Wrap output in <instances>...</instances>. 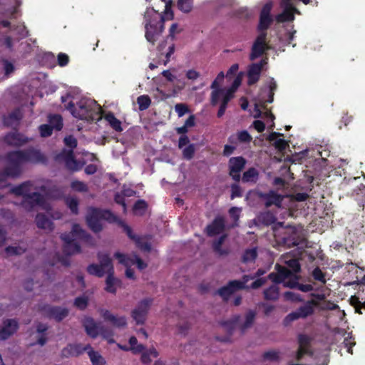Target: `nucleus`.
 Returning <instances> with one entry per match:
<instances>
[{"label": "nucleus", "mask_w": 365, "mask_h": 365, "mask_svg": "<svg viewBox=\"0 0 365 365\" xmlns=\"http://www.w3.org/2000/svg\"><path fill=\"white\" fill-rule=\"evenodd\" d=\"M97 258L99 264L92 263L89 264L87 268V272L93 276L98 277H103L105 274H107L106 279L105 290L111 294H115L117 292V287H120L121 281L114 277V267L109 254L103 253L101 252H98Z\"/></svg>", "instance_id": "nucleus-1"}, {"label": "nucleus", "mask_w": 365, "mask_h": 365, "mask_svg": "<svg viewBox=\"0 0 365 365\" xmlns=\"http://www.w3.org/2000/svg\"><path fill=\"white\" fill-rule=\"evenodd\" d=\"M66 108L73 117L81 120L93 122L102 119L103 110L94 100L82 99L76 106L71 101L66 106Z\"/></svg>", "instance_id": "nucleus-2"}, {"label": "nucleus", "mask_w": 365, "mask_h": 365, "mask_svg": "<svg viewBox=\"0 0 365 365\" xmlns=\"http://www.w3.org/2000/svg\"><path fill=\"white\" fill-rule=\"evenodd\" d=\"M63 142L70 149H62L58 153L55 155L54 160L59 164L63 163L65 168L71 172L81 170L84 165V162L78 160L73 153V149L78 145L76 138L71 135L65 137Z\"/></svg>", "instance_id": "nucleus-3"}, {"label": "nucleus", "mask_w": 365, "mask_h": 365, "mask_svg": "<svg viewBox=\"0 0 365 365\" xmlns=\"http://www.w3.org/2000/svg\"><path fill=\"white\" fill-rule=\"evenodd\" d=\"M61 239L63 241V252L65 255L71 256L80 253L81 248L76 241V239L88 242L92 239L90 234L82 229L79 224H73L70 232L61 234Z\"/></svg>", "instance_id": "nucleus-4"}, {"label": "nucleus", "mask_w": 365, "mask_h": 365, "mask_svg": "<svg viewBox=\"0 0 365 365\" xmlns=\"http://www.w3.org/2000/svg\"><path fill=\"white\" fill-rule=\"evenodd\" d=\"M145 37L153 46L164 30V17L153 8H147L144 14Z\"/></svg>", "instance_id": "nucleus-5"}, {"label": "nucleus", "mask_w": 365, "mask_h": 365, "mask_svg": "<svg viewBox=\"0 0 365 365\" xmlns=\"http://www.w3.org/2000/svg\"><path fill=\"white\" fill-rule=\"evenodd\" d=\"M5 158L9 163L15 164L20 168L23 163H44L46 161L45 155L40 150L33 148L24 150L10 151L6 153Z\"/></svg>", "instance_id": "nucleus-6"}, {"label": "nucleus", "mask_w": 365, "mask_h": 365, "mask_svg": "<svg viewBox=\"0 0 365 365\" xmlns=\"http://www.w3.org/2000/svg\"><path fill=\"white\" fill-rule=\"evenodd\" d=\"M319 303L314 299H309L303 302L294 311L288 314L283 319V324L285 327L289 326L293 322L299 319H305L312 317L315 313V309L319 307Z\"/></svg>", "instance_id": "nucleus-7"}, {"label": "nucleus", "mask_w": 365, "mask_h": 365, "mask_svg": "<svg viewBox=\"0 0 365 365\" xmlns=\"http://www.w3.org/2000/svg\"><path fill=\"white\" fill-rule=\"evenodd\" d=\"M38 311L45 317L61 322L68 316L69 310L66 307L52 306L48 304H39Z\"/></svg>", "instance_id": "nucleus-8"}, {"label": "nucleus", "mask_w": 365, "mask_h": 365, "mask_svg": "<svg viewBox=\"0 0 365 365\" xmlns=\"http://www.w3.org/2000/svg\"><path fill=\"white\" fill-rule=\"evenodd\" d=\"M153 302V298H145L140 300L135 308L131 312V317L136 324L142 325L145 324Z\"/></svg>", "instance_id": "nucleus-9"}, {"label": "nucleus", "mask_w": 365, "mask_h": 365, "mask_svg": "<svg viewBox=\"0 0 365 365\" xmlns=\"http://www.w3.org/2000/svg\"><path fill=\"white\" fill-rule=\"evenodd\" d=\"M249 276L245 275L243 277V282L240 280L230 281L227 285L220 287L217 290V294L222 298L225 302H227L230 297L235 292L246 288L245 283L247 282Z\"/></svg>", "instance_id": "nucleus-10"}, {"label": "nucleus", "mask_w": 365, "mask_h": 365, "mask_svg": "<svg viewBox=\"0 0 365 365\" xmlns=\"http://www.w3.org/2000/svg\"><path fill=\"white\" fill-rule=\"evenodd\" d=\"M246 163L247 160L242 156L232 157L229 159V175L235 182L240 180V173L245 168Z\"/></svg>", "instance_id": "nucleus-11"}, {"label": "nucleus", "mask_w": 365, "mask_h": 365, "mask_svg": "<svg viewBox=\"0 0 365 365\" xmlns=\"http://www.w3.org/2000/svg\"><path fill=\"white\" fill-rule=\"evenodd\" d=\"M267 34H259L255 40L252 46L251 53L250 54V61H254L256 58L262 56L264 52L268 50L269 46L267 43Z\"/></svg>", "instance_id": "nucleus-12"}, {"label": "nucleus", "mask_w": 365, "mask_h": 365, "mask_svg": "<svg viewBox=\"0 0 365 365\" xmlns=\"http://www.w3.org/2000/svg\"><path fill=\"white\" fill-rule=\"evenodd\" d=\"M281 6L283 11L276 16L278 23L292 21L294 20V14H299L298 9L292 4V0H282Z\"/></svg>", "instance_id": "nucleus-13"}, {"label": "nucleus", "mask_w": 365, "mask_h": 365, "mask_svg": "<svg viewBox=\"0 0 365 365\" xmlns=\"http://www.w3.org/2000/svg\"><path fill=\"white\" fill-rule=\"evenodd\" d=\"M271 9L272 4L267 3L265 5H264L260 11L259 21L257 26V31L259 34H267V30L269 28L273 22L272 17L270 15Z\"/></svg>", "instance_id": "nucleus-14"}, {"label": "nucleus", "mask_w": 365, "mask_h": 365, "mask_svg": "<svg viewBox=\"0 0 365 365\" xmlns=\"http://www.w3.org/2000/svg\"><path fill=\"white\" fill-rule=\"evenodd\" d=\"M46 204V199L39 192H34L24 197L21 201V205L26 210L31 211L35 207H43Z\"/></svg>", "instance_id": "nucleus-15"}, {"label": "nucleus", "mask_w": 365, "mask_h": 365, "mask_svg": "<svg viewBox=\"0 0 365 365\" xmlns=\"http://www.w3.org/2000/svg\"><path fill=\"white\" fill-rule=\"evenodd\" d=\"M267 63V59L264 58L258 63H254L249 66L247 74V84L249 86H252L259 81L263 67Z\"/></svg>", "instance_id": "nucleus-16"}, {"label": "nucleus", "mask_w": 365, "mask_h": 365, "mask_svg": "<svg viewBox=\"0 0 365 365\" xmlns=\"http://www.w3.org/2000/svg\"><path fill=\"white\" fill-rule=\"evenodd\" d=\"M258 197L264 202L266 207H270L272 205L280 207L284 199L282 195L272 190L267 192H260L258 193Z\"/></svg>", "instance_id": "nucleus-17"}, {"label": "nucleus", "mask_w": 365, "mask_h": 365, "mask_svg": "<svg viewBox=\"0 0 365 365\" xmlns=\"http://www.w3.org/2000/svg\"><path fill=\"white\" fill-rule=\"evenodd\" d=\"M19 329V323L16 319H7L2 322L0 327V340L4 341L14 335Z\"/></svg>", "instance_id": "nucleus-18"}, {"label": "nucleus", "mask_w": 365, "mask_h": 365, "mask_svg": "<svg viewBox=\"0 0 365 365\" xmlns=\"http://www.w3.org/2000/svg\"><path fill=\"white\" fill-rule=\"evenodd\" d=\"M275 269L276 272H271L267 276V278L274 284L282 283L286 279L293 275L292 272L289 269L279 264L275 265Z\"/></svg>", "instance_id": "nucleus-19"}, {"label": "nucleus", "mask_w": 365, "mask_h": 365, "mask_svg": "<svg viewBox=\"0 0 365 365\" xmlns=\"http://www.w3.org/2000/svg\"><path fill=\"white\" fill-rule=\"evenodd\" d=\"M91 349L90 344L83 346L81 344H68L61 351V356L63 358H69L71 356H78L83 352H88Z\"/></svg>", "instance_id": "nucleus-20"}, {"label": "nucleus", "mask_w": 365, "mask_h": 365, "mask_svg": "<svg viewBox=\"0 0 365 365\" xmlns=\"http://www.w3.org/2000/svg\"><path fill=\"white\" fill-rule=\"evenodd\" d=\"M4 142L10 146L19 148L30 141V139L17 130L7 133L4 138Z\"/></svg>", "instance_id": "nucleus-21"}, {"label": "nucleus", "mask_w": 365, "mask_h": 365, "mask_svg": "<svg viewBox=\"0 0 365 365\" xmlns=\"http://www.w3.org/2000/svg\"><path fill=\"white\" fill-rule=\"evenodd\" d=\"M98 212L96 207H91L86 218L88 227L95 233L103 230L101 219Z\"/></svg>", "instance_id": "nucleus-22"}, {"label": "nucleus", "mask_w": 365, "mask_h": 365, "mask_svg": "<svg viewBox=\"0 0 365 365\" xmlns=\"http://www.w3.org/2000/svg\"><path fill=\"white\" fill-rule=\"evenodd\" d=\"M225 230V218L222 216H217L206 227V233L209 237H214L223 232Z\"/></svg>", "instance_id": "nucleus-23"}, {"label": "nucleus", "mask_w": 365, "mask_h": 365, "mask_svg": "<svg viewBox=\"0 0 365 365\" xmlns=\"http://www.w3.org/2000/svg\"><path fill=\"white\" fill-rule=\"evenodd\" d=\"M114 257L118 260L120 264L125 267L136 264L138 268L140 270L147 267V264L145 263L143 260L138 257H136L135 259H132L125 254L118 252L114 254Z\"/></svg>", "instance_id": "nucleus-24"}, {"label": "nucleus", "mask_w": 365, "mask_h": 365, "mask_svg": "<svg viewBox=\"0 0 365 365\" xmlns=\"http://www.w3.org/2000/svg\"><path fill=\"white\" fill-rule=\"evenodd\" d=\"M101 316L105 321L110 322L113 326L116 327L120 328L127 325V322L125 317H115L108 310L102 309Z\"/></svg>", "instance_id": "nucleus-25"}, {"label": "nucleus", "mask_w": 365, "mask_h": 365, "mask_svg": "<svg viewBox=\"0 0 365 365\" xmlns=\"http://www.w3.org/2000/svg\"><path fill=\"white\" fill-rule=\"evenodd\" d=\"M3 170H0V182H5L8 178H17L21 173V169L15 164H10Z\"/></svg>", "instance_id": "nucleus-26"}, {"label": "nucleus", "mask_w": 365, "mask_h": 365, "mask_svg": "<svg viewBox=\"0 0 365 365\" xmlns=\"http://www.w3.org/2000/svg\"><path fill=\"white\" fill-rule=\"evenodd\" d=\"M83 327L86 334L93 339L99 335L100 327L91 317H87L83 321Z\"/></svg>", "instance_id": "nucleus-27"}, {"label": "nucleus", "mask_w": 365, "mask_h": 365, "mask_svg": "<svg viewBox=\"0 0 365 365\" xmlns=\"http://www.w3.org/2000/svg\"><path fill=\"white\" fill-rule=\"evenodd\" d=\"M277 88V85L276 81L273 78H271L269 82V93L267 99L262 98L260 99L258 104L255 105V108H257L258 106H260L262 109H266L267 103H272L274 101V91Z\"/></svg>", "instance_id": "nucleus-28"}, {"label": "nucleus", "mask_w": 365, "mask_h": 365, "mask_svg": "<svg viewBox=\"0 0 365 365\" xmlns=\"http://www.w3.org/2000/svg\"><path fill=\"white\" fill-rule=\"evenodd\" d=\"M23 114L20 108H16L8 115H4L3 118L4 125L10 127L14 124L19 123L22 119Z\"/></svg>", "instance_id": "nucleus-29"}, {"label": "nucleus", "mask_w": 365, "mask_h": 365, "mask_svg": "<svg viewBox=\"0 0 365 365\" xmlns=\"http://www.w3.org/2000/svg\"><path fill=\"white\" fill-rule=\"evenodd\" d=\"M36 226L43 230L52 231L54 228L53 222L43 213H38L35 218Z\"/></svg>", "instance_id": "nucleus-30"}, {"label": "nucleus", "mask_w": 365, "mask_h": 365, "mask_svg": "<svg viewBox=\"0 0 365 365\" xmlns=\"http://www.w3.org/2000/svg\"><path fill=\"white\" fill-rule=\"evenodd\" d=\"M104 118L109 124V125L116 132H122V123L120 120H118L113 113L109 111L104 115L102 113V118Z\"/></svg>", "instance_id": "nucleus-31"}, {"label": "nucleus", "mask_w": 365, "mask_h": 365, "mask_svg": "<svg viewBox=\"0 0 365 365\" xmlns=\"http://www.w3.org/2000/svg\"><path fill=\"white\" fill-rule=\"evenodd\" d=\"M32 183L30 181H26L21 184L16 185L11 189V193L16 196H22L24 198L25 196L29 195L31 192V187Z\"/></svg>", "instance_id": "nucleus-32"}, {"label": "nucleus", "mask_w": 365, "mask_h": 365, "mask_svg": "<svg viewBox=\"0 0 365 365\" xmlns=\"http://www.w3.org/2000/svg\"><path fill=\"white\" fill-rule=\"evenodd\" d=\"M227 235V234H223L221 235L217 240H215L212 242V249L213 251L217 254L219 256H226L229 254L230 250L228 249H222V245L225 241Z\"/></svg>", "instance_id": "nucleus-33"}, {"label": "nucleus", "mask_w": 365, "mask_h": 365, "mask_svg": "<svg viewBox=\"0 0 365 365\" xmlns=\"http://www.w3.org/2000/svg\"><path fill=\"white\" fill-rule=\"evenodd\" d=\"M259 173L255 168H250L244 172L242 181L244 183L252 182L256 183L259 179Z\"/></svg>", "instance_id": "nucleus-34"}, {"label": "nucleus", "mask_w": 365, "mask_h": 365, "mask_svg": "<svg viewBox=\"0 0 365 365\" xmlns=\"http://www.w3.org/2000/svg\"><path fill=\"white\" fill-rule=\"evenodd\" d=\"M277 284H272L264 290V298L266 300L276 301L279 299V289Z\"/></svg>", "instance_id": "nucleus-35"}, {"label": "nucleus", "mask_w": 365, "mask_h": 365, "mask_svg": "<svg viewBox=\"0 0 365 365\" xmlns=\"http://www.w3.org/2000/svg\"><path fill=\"white\" fill-rule=\"evenodd\" d=\"M141 353L140 361L143 364L148 365L151 363L152 359L151 356L153 358H157L159 355L158 351L155 348L152 347L149 349H145Z\"/></svg>", "instance_id": "nucleus-36"}, {"label": "nucleus", "mask_w": 365, "mask_h": 365, "mask_svg": "<svg viewBox=\"0 0 365 365\" xmlns=\"http://www.w3.org/2000/svg\"><path fill=\"white\" fill-rule=\"evenodd\" d=\"M364 293L358 290L357 295L351 296L349 301L350 304L354 307L356 313L361 314V301L365 300Z\"/></svg>", "instance_id": "nucleus-37"}, {"label": "nucleus", "mask_w": 365, "mask_h": 365, "mask_svg": "<svg viewBox=\"0 0 365 365\" xmlns=\"http://www.w3.org/2000/svg\"><path fill=\"white\" fill-rule=\"evenodd\" d=\"M256 312L254 310H249L245 314V321L240 326V330L244 333L247 329L250 328L255 319Z\"/></svg>", "instance_id": "nucleus-38"}, {"label": "nucleus", "mask_w": 365, "mask_h": 365, "mask_svg": "<svg viewBox=\"0 0 365 365\" xmlns=\"http://www.w3.org/2000/svg\"><path fill=\"white\" fill-rule=\"evenodd\" d=\"M48 118V124L52 126L53 129L59 131L63 128V118L61 115H49Z\"/></svg>", "instance_id": "nucleus-39"}, {"label": "nucleus", "mask_w": 365, "mask_h": 365, "mask_svg": "<svg viewBox=\"0 0 365 365\" xmlns=\"http://www.w3.org/2000/svg\"><path fill=\"white\" fill-rule=\"evenodd\" d=\"M87 353L89 356L92 365L106 364L105 359L98 351H94L92 348L89 349Z\"/></svg>", "instance_id": "nucleus-40"}, {"label": "nucleus", "mask_w": 365, "mask_h": 365, "mask_svg": "<svg viewBox=\"0 0 365 365\" xmlns=\"http://www.w3.org/2000/svg\"><path fill=\"white\" fill-rule=\"evenodd\" d=\"M258 220L262 224L269 226L274 224L277 218L272 212L267 211L261 213L258 217Z\"/></svg>", "instance_id": "nucleus-41"}, {"label": "nucleus", "mask_w": 365, "mask_h": 365, "mask_svg": "<svg viewBox=\"0 0 365 365\" xmlns=\"http://www.w3.org/2000/svg\"><path fill=\"white\" fill-rule=\"evenodd\" d=\"M98 215L101 220H104L110 223L118 222V218L111 211L108 210H103L97 208Z\"/></svg>", "instance_id": "nucleus-42"}, {"label": "nucleus", "mask_w": 365, "mask_h": 365, "mask_svg": "<svg viewBox=\"0 0 365 365\" xmlns=\"http://www.w3.org/2000/svg\"><path fill=\"white\" fill-rule=\"evenodd\" d=\"M257 257V248L247 249L242 257V261L244 263L254 262Z\"/></svg>", "instance_id": "nucleus-43"}, {"label": "nucleus", "mask_w": 365, "mask_h": 365, "mask_svg": "<svg viewBox=\"0 0 365 365\" xmlns=\"http://www.w3.org/2000/svg\"><path fill=\"white\" fill-rule=\"evenodd\" d=\"M65 202L67 207L70 209L73 215H78L79 212L78 205L79 202L76 197H68L65 199Z\"/></svg>", "instance_id": "nucleus-44"}, {"label": "nucleus", "mask_w": 365, "mask_h": 365, "mask_svg": "<svg viewBox=\"0 0 365 365\" xmlns=\"http://www.w3.org/2000/svg\"><path fill=\"white\" fill-rule=\"evenodd\" d=\"M227 93V90L222 89V88H217L211 93V105L212 106H216L218 103L220 98H223L225 93Z\"/></svg>", "instance_id": "nucleus-45"}, {"label": "nucleus", "mask_w": 365, "mask_h": 365, "mask_svg": "<svg viewBox=\"0 0 365 365\" xmlns=\"http://www.w3.org/2000/svg\"><path fill=\"white\" fill-rule=\"evenodd\" d=\"M129 344L130 345V349L134 354H138L145 349V346L141 344H138L137 338L134 336L129 339Z\"/></svg>", "instance_id": "nucleus-46"}, {"label": "nucleus", "mask_w": 365, "mask_h": 365, "mask_svg": "<svg viewBox=\"0 0 365 365\" xmlns=\"http://www.w3.org/2000/svg\"><path fill=\"white\" fill-rule=\"evenodd\" d=\"M313 279L317 282H319L323 285L327 283L326 273L323 272L319 267H316L311 273Z\"/></svg>", "instance_id": "nucleus-47"}, {"label": "nucleus", "mask_w": 365, "mask_h": 365, "mask_svg": "<svg viewBox=\"0 0 365 365\" xmlns=\"http://www.w3.org/2000/svg\"><path fill=\"white\" fill-rule=\"evenodd\" d=\"M137 103L140 110H145L149 108L151 104L150 98L148 95H142L138 97Z\"/></svg>", "instance_id": "nucleus-48"}, {"label": "nucleus", "mask_w": 365, "mask_h": 365, "mask_svg": "<svg viewBox=\"0 0 365 365\" xmlns=\"http://www.w3.org/2000/svg\"><path fill=\"white\" fill-rule=\"evenodd\" d=\"M240 315H235L232 319L222 322L220 324L222 327H225L227 329L229 334H231L235 328L236 324L240 321Z\"/></svg>", "instance_id": "nucleus-49"}, {"label": "nucleus", "mask_w": 365, "mask_h": 365, "mask_svg": "<svg viewBox=\"0 0 365 365\" xmlns=\"http://www.w3.org/2000/svg\"><path fill=\"white\" fill-rule=\"evenodd\" d=\"M26 250V247L21 246H8L5 248V252L10 255H21Z\"/></svg>", "instance_id": "nucleus-50"}, {"label": "nucleus", "mask_w": 365, "mask_h": 365, "mask_svg": "<svg viewBox=\"0 0 365 365\" xmlns=\"http://www.w3.org/2000/svg\"><path fill=\"white\" fill-rule=\"evenodd\" d=\"M297 339L299 347L310 349L312 339L308 335L300 334L298 335Z\"/></svg>", "instance_id": "nucleus-51"}, {"label": "nucleus", "mask_w": 365, "mask_h": 365, "mask_svg": "<svg viewBox=\"0 0 365 365\" xmlns=\"http://www.w3.org/2000/svg\"><path fill=\"white\" fill-rule=\"evenodd\" d=\"M178 9L184 13H189L192 8V0H178Z\"/></svg>", "instance_id": "nucleus-52"}, {"label": "nucleus", "mask_w": 365, "mask_h": 365, "mask_svg": "<svg viewBox=\"0 0 365 365\" xmlns=\"http://www.w3.org/2000/svg\"><path fill=\"white\" fill-rule=\"evenodd\" d=\"M284 297L286 300L294 302H304L301 294L294 293L293 292L287 291L284 293Z\"/></svg>", "instance_id": "nucleus-53"}, {"label": "nucleus", "mask_w": 365, "mask_h": 365, "mask_svg": "<svg viewBox=\"0 0 365 365\" xmlns=\"http://www.w3.org/2000/svg\"><path fill=\"white\" fill-rule=\"evenodd\" d=\"M286 264L288 266L293 274L299 273L301 271V265L297 259H291L286 261Z\"/></svg>", "instance_id": "nucleus-54"}, {"label": "nucleus", "mask_w": 365, "mask_h": 365, "mask_svg": "<svg viewBox=\"0 0 365 365\" xmlns=\"http://www.w3.org/2000/svg\"><path fill=\"white\" fill-rule=\"evenodd\" d=\"M73 304L78 309L84 310L88 304V297L84 296L78 297L75 299Z\"/></svg>", "instance_id": "nucleus-55"}, {"label": "nucleus", "mask_w": 365, "mask_h": 365, "mask_svg": "<svg viewBox=\"0 0 365 365\" xmlns=\"http://www.w3.org/2000/svg\"><path fill=\"white\" fill-rule=\"evenodd\" d=\"M99 334L101 335L104 339H107L109 343H113V333L112 330L104 326L100 327Z\"/></svg>", "instance_id": "nucleus-56"}, {"label": "nucleus", "mask_w": 365, "mask_h": 365, "mask_svg": "<svg viewBox=\"0 0 365 365\" xmlns=\"http://www.w3.org/2000/svg\"><path fill=\"white\" fill-rule=\"evenodd\" d=\"M195 148L194 144H189L182 150V156L185 160H191L195 155Z\"/></svg>", "instance_id": "nucleus-57"}, {"label": "nucleus", "mask_w": 365, "mask_h": 365, "mask_svg": "<svg viewBox=\"0 0 365 365\" xmlns=\"http://www.w3.org/2000/svg\"><path fill=\"white\" fill-rule=\"evenodd\" d=\"M38 130H39L41 136L43 137V138H46V137H49L52 135L53 128L49 124H43L38 127Z\"/></svg>", "instance_id": "nucleus-58"}, {"label": "nucleus", "mask_w": 365, "mask_h": 365, "mask_svg": "<svg viewBox=\"0 0 365 365\" xmlns=\"http://www.w3.org/2000/svg\"><path fill=\"white\" fill-rule=\"evenodd\" d=\"M71 187L73 190L78 192H87L88 188L86 183L79 180H74L71 182Z\"/></svg>", "instance_id": "nucleus-59"}, {"label": "nucleus", "mask_w": 365, "mask_h": 365, "mask_svg": "<svg viewBox=\"0 0 365 365\" xmlns=\"http://www.w3.org/2000/svg\"><path fill=\"white\" fill-rule=\"evenodd\" d=\"M262 357L264 361H277L279 359V352L273 350L264 352Z\"/></svg>", "instance_id": "nucleus-60"}, {"label": "nucleus", "mask_w": 365, "mask_h": 365, "mask_svg": "<svg viewBox=\"0 0 365 365\" xmlns=\"http://www.w3.org/2000/svg\"><path fill=\"white\" fill-rule=\"evenodd\" d=\"M175 110L178 117H182L184 115L190 112L188 106L185 103H177L175 106Z\"/></svg>", "instance_id": "nucleus-61"}, {"label": "nucleus", "mask_w": 365, "mask_h": 365, "mask_svg": "<svg viewBox=\"0 0 365 365\" xmlns=\"http://www.w3.org/2000/svg\"><path fill=\"white\" fill-rule=\"evenodd\" d=\"M273 145L278 151L283 152L289 147V143L287 140L280 138L275 140Z\"/></svg>", "instance_id": "nucleus-62"}, {"label": "nucleus", "mask_w": 365, "mask_h": 365, "mask_svg": "<svg viewBox=\"0 0 365 365\" xmlns=\"http://www.w3.org/2000/svg\"><path fill=\"white\" fill-rule=\"evenodd\" d=\"M237 140L240 143H250L252 138L247 130H242L237 133Z\"/></svg>", "instance_id": "nucleus-63"}, {"label": "nucleus", "mask_w": 365, "mask_h": 365, "mask_svg": "<svg viewBox=\"0 0 365 365\" xmlns=\"http://www.w3.org/2000/svg\"><path fill=\"white\" fill-rule=\"evenodd\" d=\"M242 196V190L238 184H232L231 185V199L241 197Z\"/></svg>", "instance_id": "nucleus-64"}]
</instances>
